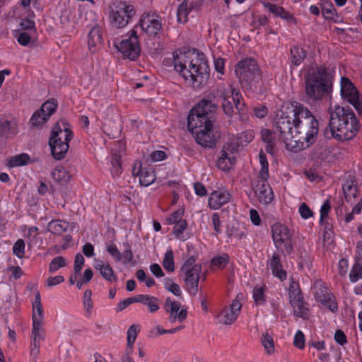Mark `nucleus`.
<instances>
[{
	"instance_id": "nucleus-1",
	"label": "nucleus",
	"mask_w": 362,
	"mask_h": 362,
	"mask_svg": "<svg viewBox=\"0 0 362 362\" xmlns=\"http://www.w3.org/2000/svg\"><path fill=\"white\" fill-rule=\"evenodd\" d=\"M211 102L202 99L189 112L187 117L188 130L194 135L198 144L205 148L215 147L220 136L213 126Z\"/></svg>"
},
{
	"instance_id": "nucleus-2",
	"label": "nucleus",
	"mask_w": 362,
	"mask_h": 362,
	"mask_svg": "<svg viewBox=\"0 0 362 362\" xmlns=\"http://www.w3.org/2000/svg\"><path fill=\"white\" fill-rule=\"evenodd\" d=\"M174 68L194 88H199L209 78V66L202 53L189 51L173 53Z\"/></svg>"
},
{
	"instance_id": "nucleus-3",
	"label": "nucleus",
	"mask_w": 362,
	"mask_h": 362,
	"mask_svg": "<svg viewBox=\"0 0 362 362\" xmlns=\"http://www.w3.org/2000/svg\"><path fill=\"white\" fill-rule=\"evenodd\" d=\"M294 115L297 117L295 126L294 140L291 151L298 152L310 147L317 141L319 132V121L303 105L295 103Z\"/></svg>"
},
{
	"instance_id": "nucleus-4",
	"label": "nucleus",
	"mask_w": 362,
	"mask_h": 362,
	"mask_svg": "<svg viewBox=\"0 0 362 362\" xmlns=\"http://www.w3.org/2000/svg\"><path fill=\"white\" fill-rule=\"evenodd\" d=\"M359 129V121L349 107H337L331 113L328 127L324 131L326 139L348 141L354 138Z\"/></svg>"
},
{
	"instance_id": "nucleus-5",
	"label": "nucleus",
	"mask_w": 362,
	"mask_h": 362,
	"mask_svg": "<svg viewBox=\"0 0 362 362\" xmlns=\"http://www.w3.org/2000/svg\"><path fill=\"white\" fill-rule=\"evenodd\" d=\"M235 72L245 90L255 93L262 92V71L256 60L246 58L240 61L235 66Z\"/></svg>"
},
{
	"instance_id": "nucleus-6",
	"label": "nucleus",
	"mask_w": 362,
	"mask_h": 362,
	"mask_svg": "<svg viewBox=\"0 0 362 362\" xmlns=\"http://www.w3.org/2000/svg\"><path fill=\"white\" fill-rule=\"evenodd\" d=\"M305 94L309 99L315 101L323 99L330 90L327 82V67L320 65L308 70L305 75Z\"/></svg>"
},
{
	"instance_id": "nucleus-7",
	"label": "nucleus",
	"mask_w": 362,
	"mask_h": 362,
	"mask_svg": "<svg viewBox=\"0 0 362 362\" xmlns=\"http://www.w3.org/2000/svg\"><path fill=\"white\" fill-rule=\"evenodd\" d=\"M74 134L69 124L64 120L57 122L52 127L49 139V145L52 156L56 160L64 158L69 150V142Z\"/></svg>"
},
{
	"instance_id": "nucleus-8",
	"label": "nucleus",
	"mask_w": 362,
	"mask_h": 362,
	"mask_svg": "<svg viewBox=\"0 0 362 362\" xmlns=\"http://www.w3.org/2000/svg\"><path fill=\"white\" fill-rule=\"evenodd\" d=\"M294 107L293 105L290 115L288 112L281 111L280 115H277L275 121L274 133H279V139L285 143L286 148L290 151L297 121V117L294 115Z\"/></svg>"
},
{
	"instance_id": "nucleus-9",
	"label": "nucleus",
	"mask_w": 362,
	"mask_h": 362,
	"mask_svg": "<svg viewBox=\"0 0 362 362\" xmlns=\"http://www.w3.org/2000/svg\"><path fill=\"white\" fill-rule=\"evenodd\" d=\"M202 267L197 263V257H189L182 264L180 268L181 276L185 284L188 292L192 295H196L198 291L199 281Z\"/></svg>"
},
{
	"instance_id": "nucleus-10",
	"label": "nucleus",
	"mask_w": 362,
	"mask_h": 362,
	"mask_svg": "<svg viewBox=\"0 0 362 362\" xmlns=\"http://www.w3.org/2000/svg\"><path fill=\"white\" fill-rule=\"evenodd\" d=\"M136 13L134 6L126 1H116L110 6V22L117 28H123L128 25Z\"/></svg>"
},
{
	"instance_id": "nucleus-11",
	"label": "nucleus",
	"mask_w": 362,
	"mask_h": 362,
	"mask_svg": "<svg viewBox=\"0 0 362 362\" xmlns=\"http://www.w3.org/2000/svg\"><path fill=\"white\" fill-rule=\"evenodd\" d=\"M220 97L223 100L222 107L225 114L231 117L234 112V107L232 103L229 100L232 98L234 105L240 115H244L246 113L245 103L243 100L242 93L239 88L230 86L229 90H219Z\"/></svg>"
},
{
	"instance_id": "nucleus-12",
	"label": "nucleus",
	"mask_w": 362,
	"mask_h": 362,
	"mask_svg": "<svg viewBox=\"0 0 362 362\" xmlns=\"http://www.w3.org/2000/svg\"><path fill=\"white\" fill-rule=\"evenodd\" d=\"M340 93L344 101L351 104L358 114L362 113V95L347 77L341 78Z\"/></svg>"
},
{
	"instance_id": "nucleus-13",
	"label": "nucleus",
	"mask_w": 362,
	"mask_h": 362,
	"mask_svg": "<svg viewBox=\"0 0 362 362\" xmlns=\"http://www.w3.org/2000/svg\"><path fill=\"white\" fill-rule=\"evenodd\" d=\"M138 25L146 35L156 37L162 30V18L156 12H145L141 16Z\"/></svg>"
},
{
	"instance_id": "nucleus-14",
	"label": "nucleus",
	"mask_w": 362,
	"mask_h": 362,
	"mask_svg": "<svg viewBox=\"0 0 362 362\" xmlns=\"http://www.w3.org/2000/svg\"><path fill=\"white\" fill-rule=\"evenodd\" d=\"M272 238L274 244L277 249L284 247V251L290 255L293 250L292 240L288 228L281 223H276L272 226Z\"/></svg>"
},
{
	"instance_id": "nucleus-15",
	"label": "nucleus",
	"mask_w": 362,
	"mask_h": 362,
	"mask_svg": "<svg viewBox=\"0 0 362 362\" xmlns=\"http://www.w3.org/2000/svg\"><path fill=\"white\" fill-rule=\"evenodd\" d=\"M315 300L332 313H336L339 310L338 303L327 286L322 282H317L315 286Z\"/></svg>"
},
{
	"instance_id": "nucleus-16",
	"label": "nucleus",
	"mask_w": 362,
	"mask_h": 362,
	"mask_svg": "<svg viewBox=\"0 0 362 362\" xmlns=\"http://www.w3.org/2000/svg\"><path fill=\"white\" fill-rule=\"evenodd\" d=\"M57 101L54 99H49L45 102L39 110L33 114L30 123L32 127H40L46 123L49 118L57 110Z\"/></svg>"
},
{
	"instance_id": "nucleus-17",
	"label": "nucleus",
	"mask_w": 362,
	"mask_h": 362,
	"mask_svg": "<svg viewBox=\"0 0 362 362\" xmlns=\"http://www.w3.org/2000/svg\"><path fill=\"white\" fill-rule=\"evenodd\" d=\"M132 173L134 177H138L141 185L148 187L156 180L155 172L150 165H142L141 161L136 160L132 167Z\"/></svg>"
},
{
	"instance_id": "nucleus-18",
	"label": "nucleus",
	"mask_w": 362,
	"mask_h": 362,
	"mask_svg": "<svg viewBox=\"0 0 362 362\" xmlns=\"http://www.w3.org/2000/svg\"><path fill=\"white\" fill-rule=\"evenodd\" d=\"M242 304L234 299L228 307L223 308L216 315V320L219 323L223 325H231L233 323L240 313Z\"/></svg>"
},
{
	"instance_id": "nucleus-19",
	"label": "nucleus",
	"mask_w": 362,
	"mask_h": 362,
	"mask_svg": "<svg viewBox=\"0 0 362 362\" xmlns=\"http://www.w3.org/2000/svg\"><path fill=\"white\" fill-rule=\"evenodd\" d=\"M118 51L122 53L123 56L130 60H136L140 54V46L139 40L123 39L119 45H117Z\"/></svg>"
},
{
	"instance_id": "nucleus-20",
	"label": "nucleus",
	"mask_w": 362,
	"mask_h": 362,
	"mask_svg": "<svg viewBox=\"0 0 362 362\" xmlns=\"http://www.w3.org/2000/svg\"><path fill=\"white\" fill-rule=\"evenodd\" d=\"M231 194L225 188L213 190L208 198V204L213 210L219 209L230 201Z\"/></svg>"
},
{
	"instance_id": "nucleus-21",
	"label": "nucleus",
	"mask_w": 362,
	"mask_h": 362,
	"mask_svg": "<svg viewBox=\"0 0 362 362\" xmlns=\"http://www.w3.org/2000/svg\"><path fill=\"white\" fill-rule=\"evenodd\" d=\"M164 309L167 313H170L169 321L171 323L175 322L177 320L183 322L187 317V310L180 309V303L172 300L170 298H167L164 303Z\"/></svg>"
},
{
	"instance_id": "nucleus-22",
	"label": "nucleus",
	"mask_w": 362,
	"mask_h": 362,
	"mask_svg": "<svg viewBox=\"0 0 362 362\" xmlns=\"http://www.w3.org/2000/svg\"><path fill=\"white\" fill-rule=\"evenodd\" d=\"M267 265L272 271V275L284 281L287 279V272L283 268L280 255L278 252H274L272 257L268 259Z\"/></svg>"
},
{
	"instance_id": "nucleus-23",
	"label": "nucleus",
	"mask_w": 362,
	"mask_h": 362,
	"mask_svg": "<svg viewBox=\"0 0 362 362\" xmlns=\"http://www.w3.org/2000/svg\"><path fill=\"white\" fill-rule=\"evenodd\" d=\"M256 195L261 204H269L274 199V194L272 188L268 183V180L263 182L258 180V184L256 186Z\"/></svg>"
},
{
	"instance_id": "nucleus-24",
	"label": "nucleus",
	"mask_w": 362,
	"mask_h": 362,
	"mask_svg": "<svg viewBox=\"0 0 362 362\" xmlns=\"http://www.w3.org/2000/svg\"><path fill=\"white\" fill-rule=\"evenodd\" d=\"M230 145L227 144L224 145L221 151V156L217 160V167L223 171H228L231 169L235 163V158L233 155V152L228 153Z\"/></svg>"
},
{
	"instance_id": "nucleus-25",
	"label": "nucleus",
	"mask_w": 362,
	"mask_h": 362,
	"mask_svg": "<svg viewBox=\"0 0 362 362\" xmlns=\"http://www.w3.org/2000/svg\"><path fill=\"white\" fill-rule=\"evenodd\" d=\"M103 41L102 28L99 25H95L90 30L88 35V45L91 52L97 50V46Z\"/></svg>"
},
{
	"instance_id": "nucleus-26",
	"label": "nucleus",
	"mask_w": 362,
	"mask_h": 362,
	"mask_svg": "<svg viewBox=\"0 0 362 362\" xmlns=\"http://www.w3.org/2000/svg\"><path fill=\"white\" fill-rule=\"evenodd\" d=\"M69 227L67 221L59 219L52 220L47 224V230L56 235H62Z\"/></svg>"
},
{
	"instance_id": "nucleus-27",
	"label": "nucleus",
	"mask_w": 362,
	"mask_h": 362,
	"mask_svg": "<svg viewBox=\"0 0 362 362\" xmlns=\"http://www.w3.org/2000/svg\"><path fill=\"white\" fill-rule=\"evenodd\" d=\"M288 291L290 303L303 299V296L300 288L299 283L293 277L289 280Z\"/></svg>"
},
{
	"instance_id": "nucleus-28",
	"label": "nucleus",
	"mask_w": 362,
	"mask_h": 362,
	"mask_svg": "<svg viewBox=\"0 0 362 362\" xmlns=\"http://www.w3.org/2000/svg\"><path fill=\"white\" fill-rule=\"evenodd\" d=\"M136 303H140L147 305L150 313H155L159 309V300L157 298L149 295H137Z\"/></svg>"
},
{
	"instance_id": "nucleus-29",
	"label": "nucleus",
	"mask_w": 362,
	"mask_h": 362,
	"mask_svg": "<svg viewBox=\"0 0 362 362\" xmlns=\"http://www.w3.org/2000/svg\"><path fill=\"white\" fill-rule=\"evenodd\" d=\"M295 316L306 320L308 318L309 309L308 304L304 301L303 299L299 300H295L290 303Z\"/></svg>"
},
{
	"instance_id": "nucleus-30",
	"label": "nucleus",
	"mask_w": 362,
	"mask_h": 362,
	"mask_svg": "<svg viewBox=\"0 0 362 362\" xmlns=\"http://www.w3.org/2000/svg\"><path fill=\"white\" fill-rule=\"evenodd\" d=\"M95 268L100 271L101 276L107 281L117 282V277L114 273L112 267L109 264H103L102 262L95 264Z\"/></svg>"
},
{
	"instance_id": "nucleus-31",
	"label": "nucleus",
	"mask_w": 362,
	"mask_h": 362,
	"mask_svg": "<svg viewBox=\"0 0 362 362\" xmlns=\"http://www.w3.org/2000/svg\"><path fill=\"white\" fill-rule=\"evenodd\" d=\"M343 192L346 202H351V198H356L358 192L356 180H348L343 185Z\"/></svg>"
},
{
	"instance_id": "nucleus-32",
	"label": "nucleus",
	"mask_w": 362,
	"mask_h": 362,
	"mask_svg": "<svg viewBox=\"0 0 362 362\" xmlns=\"http://www.w3.org/2000/svg\"><path fill=\"white\" fill-rule=\"evenodd\" d=\"M313 257L305 249L300 250L298 267L300 270H310L313 267Z\"/></svg>"
},
{
	"instance_id": "nucleus-33",
	"label": "nucleus",
	"mask_w": 362,
	"mask_h": 362,
	"mask_svg": "<svg viewBox=\"0 0 362 362\" xmlns=\"http://www.w3.org/2000/svg\"><path fill=\"white\" fill-rule=\"evenodd\" d=\"M18 132L17 123L14 119L4 120L0 123V134L7 137L13 136Z\"/></svg>"
},
{
	"instance_id": "nucleus-34",
	"label": "nucleus",
	"mask_w": 362,
	"mask_h": 362,
	"mask_svg": "<svg viewBox=\"0 0 362 362\" xmlns=\"http://www.w3.org/2000/svg\"><path fill=\"white\" fill-rule=\"evenodd\" d=\"M267 286L265 284L255 285L252 289V298L256 305H264L267 302L265 291Z\"/></svg>"
},
{
	"instance_id": "nucleus-35",
	"label": "nucleus",
	"mask_w": 362,
	"mask_h": 362,
	"mask_svg": "<svg viewBox=\"0 0 362 362\" xmlns=\"http://www.w3.org/2000/svg\"><path fill=\"white\" fill-rule=\"evenodd\" d=\"M259 162L260 163L261 168L258 174V180L263 182L267 181L269 177V163L267 156L262 150H261L259 153Z\"/></svg>"
},
{
	"instance_id": "nucleus-36",
	"label": "nucleus",
	"mask_w": 362,
	"mask_h": 362,
	"mask_svg": "<svg viewBox=\"0 0 362 362\" xmlns=\"http://www.w3.org/2000/svg\"><path fill=\"white\" fill-rule=\"evenodd\" d=\"M291 61L294 66H299L306 57V52L303 48L293 45L290 47Z\"/></svg>"
},
{
	"instance_id": "nucleus-37",
	"label": "nucleus",
	"mask_w": 362,
	"mask_h": 362,
	"mask_svg": "<svg viewBox=\"0 0 362 362\" xmlns=\"http://www.w3.org/2000/svg\"><path fill=\"white\" fill-rule=\"evenodd\" d=\"M30 157L28 154L22 153L8 158V166L15 168L26 165L30 163Z\"/></svg>"
},
{
	"instance_id": "nucleus-38",
	"label": "nucleus",
	"mask_w": 362,
	"mask_h": 362,
	"mask_svg": "<svg viewBox=\"0 0 362 362\" xmlns=\"http://www.w3.org/2000/svg\"><path fill=\"white\" fill-rule=\"evenodd\" d=\"M53 179L60 185L66 184L71 179L70 173L64 167H57L52 173Z\"/></svg>"
},
{
	"instance_id": "nucleus-39",
	"label": "nucleus",
	"mask_w": 362,
	"mask_h": 362,
	"mask_svg": "<svg viewBox=\"0 0 362 362\" xmlns=\"http://www.w3.org/2000/svg\"><path fill=\"white\" fill-rule=\"evenodd\" d=\"M110 173L112 175L115 177H119L122 173V162H121V156L117 153H112L110 157Z\"/></svg>"
},
{
	"instance_id": "nucleus-40",
	"label": "nucleus",
	"mask_w": 362,
	"mask_h": 362,
	"mask_svg": "<svg viewBox=\"0 0 362 362\" xmlns=\"http://www.w3.org/2000/svg\"><path fill=\"white\" fill-rule=\"evenodd\" d=\"M230 257L227 253L214 257L211 260V267L220 269H224L229 263Z\"/></svg>"
},
{
	"instance_id": "nucleus-41",
	"label": "nucleus",
	"mask_w": 362,
	"mask_h": 362,
	"mask_svg": "<svg viewBox=\"0 0 362 362\" xmlns=\"http://www.w3.org/2000/svg\"><path fill=\"white\" fill-rule=\"evenodd\" d=\"M92 291L90 289H87L83 293V304L85 309L84 316L86 318H90L92 315V310L93 307V300L91 298Z\"/></svg>"
},
{
	"instance_id": "nucleus-42",
	"label": "nucleus",
	"mask_w": 362,
	"mask_h": 362,
	"mask_svg": "<svg viewBox=\"0 0 362 362\" xmlns=\"http://www.w3.org/2000/svg\"><path fill=\"white\" fill-rule=\"evenodd\" d=\"M192 8L188 7L187 0H184L178 6L177 11V21L180 23H185L187 21L188 14Z\"/></svg>"
},
{
	"instance_id": "nucleus-43",
	"label": "nucleus",
	"mask_w": 362,
	"mask_h": 362,
	"mask_svg": "<svg viewBox=\"0 0 362 362\" xmlns=\"http://www.w3.org/2000/svg\"><path fill=\"white\" fill-rule=\"evenodd\" d=\"M174 225L175 226L173 227V234L174 235V236L177 239L182 241H185V240H187V238H185L184 235V231L187 228V221L184 219L181 221H179L177 223H175Z\"/></svg>"
},
{
	"instance_id": "nucleus-44",
	"label": "nucleus",
	"mask_w": 362,
	"mask_h": 362,
	"mask_svg": "<svg viewBox=\"0 0 362 362\" xmlns=\"http://www.w3.org/2000/svg\"><path fill=\"white\" fill-rule=\"evenodd\" d=\"M42 322L35 320L32 323V339L41 341L45 339V330L42 327Z\"/></svg>"
},
{
	"instance_id": "nucleus-45",
	"label": "nucleus",
	"mask_w": 362,
	"mask_h": 362,
	"mask_svg": "<svg viewBox=\"0 0 362 362\" xmlns=\"http://www.w3.org/2000/svg\"><path fill=\"white\" fill-rule=\"evenodd\" d=\"M163 266L168 272H172L175 270L174 254L170 248L167 250L165 253L163 260Z\"/></svg>"
},
{
	"instance_id": "nucleus-46",
	"label": "nucleus",
	"mask_w": 362,
	"mask_h": 362,
	"mask_svg": "<svg viewBox=\"0 0 362 362\" xmlns=\"http://www.w3.org/2000/svg\"><path fill=\"white\" fill-rule=\"evenodd\" d=\"M362 279V264L356 260L349 273V280L351 283H356Z\"/></svg>"
},
{
	"instance_id": "nucleus-47",
	"label": "nucleus",
	"mask_w": 362,
	"mask_h": 362,
	"mask_svg": "<svg viewBox=\"0 0 362 362\" xmlns=\"http://www.w3.org/2000/svg\"><path fill=\"white\" fill-rule=\"evenodd\" d=\"M66 266V261L64 257L62 256H57L52 259L49 264V272L54 273L58 271L60 268Z\"/></svg>"
},
{
	"instance_id": "nucleus-48",
	"label": "nucleus",
	"mask_w": 362,
	"mask_h": 362,
	"mask_svg": "<svg viewBox=\"0 0 362 362\" xmlns=\"http://www.w3.org/2000/svg\"><path fill=\"white\" fill-rule=\"evenodd\" d=\"M164 287L166 290L171 292L176 296H180L182 291L178 284L175 283L171 279L165 278L163 280Z\"/></svg>"
},
{
	"instance_id": "nucleus-49",
	"label": "nucleus",
	"mask_w": 362,
	"mask_h": 362,
	"mask_svg": "<svg viewBox=\"0 0 362 362\" xmlns=\"http://www.w3.org/2000/svg\"><path fill=\"white\" fill-rule=\"evenodd\" d=\"M184 213L185 210L183 209H179L175 211L166 218V223L168 225H173L178 223L179 221L184 220L182 218Z\"/></svg>"
},
{
	"instance_id": "nucleus-50",
	"label": "nucleus",
	"mask_w": 362,
	"mask_h": 362,
	"mask_svg": "<svg viewBox=\"0 0 362 362\" xmlns=\"http://www.w3.org/2000/svg\"><path fill=\"white\" fill-rule=\"evenodd\" d=\"M262 344L268 354H271L274 351L273 338L269 334L264 333L262 334Z\"/></svg>"
},
{
	"instance_id": "nucleus-51",
	"label": "nucleus",
	"mask_w": 362,
	"mask_h": 362,
	"mask_svg": "<svg viewBox=\"0 0 362 362\" xmlns=\"http://www.w3.org/2000/svg\"><path fill=\"white\" fill-rule=\"evenodd\" d=\"M139 331H140V326L139 325H135V324L132 325L127 329V342L128 344H132V343L134 344Z\"/></svg>"
},
{
	"instance_id": "nucleus-52",
	"label": "nucleus",
	"mask_w": 362,
	"mask_h": 362,
	"mask_svg": "<svg viewBox=\"0 0 362 362\" xmlns=\"http://www.w3.org/2000/svg\"><path fill=\"white\" fill-rule=\"evenodd\" d=\"M25 244L23 239H18L13 246V253L17 257L21 259L25 255Z\"/></svg>"
},
{
	"instance_id": "nucleus-53",
	"label": "nucleus",
	"mask_w": 362,
	"mask_h": 362,
	"mask_svg": "<svg viewBox=\"0 0 362 362\" xmlns=\"http://www.w3.org/2000/svg\"><path fill=\"white\" fill-rule=\"evenodd\" d=\"M107 252L114 258L116 262L122 260V253L114 243L109 244L106 247Z\"/></svg>"
},
{
	"instance_id": "nucleus-54",
	"label": "nucleus",
	"mask_w": 362,
	"mask_h": 362,
	"mask_svg": "<svg viewBox=\"0 0 362 362\" xmlns=\"http://www.w3.org/2000/svg\"><path fill=\"white\" fill-rule=\"evenodd\" d=\"M293 344L296 347L300 349H303L305 348V336L301 330H298L296 332L294 335Z\"/></svg>"
},
{
	"instance_id": "nucleus-55",
	"label": "nucleus",
	"mask_w": 362,
	"mask_h": 362,
	"mask_svg": "<svg viewBox=\"0 0 362 362\" xmlns=\"http://www.w3.org/2000/svg\"><path fill=\"white\" fill-rule=\"evenodd\" d=\"M331 209V205L329 199H326L322 204L320 210V222H323L324 219L328 218V214Z\"/></svg>"
},
{
	"instance_id": "nucleus-56",
	"label": "nucleus",
	"mask_w": 362,
	"mask_h": 362,
	"mask_svg": "<svg viewBox=\"0 0 362 362\" xmlns=\"http://www.w3.org/2000/svg\"><path fill=\"white\" fill-rule=\"evenodd\" d=\"M298 212L303 219H308L309 218L313 216L314 213L313 211L309 208L307 204L302 203L299 208H298Z\"/></svg>"
},
{
	"instance_id": "nucleus-57",
	"label": "nucleus",
	"mask_w": 362,
	"mask_h": 362,
	"mask_svg": "<svg viewBox=\"0 0 362 362\" xmlns=\"http://www.w3.org/2000/svg\"><path fill=\"white\" fill-rule=\"evenodd\" d=\"M134 303H136V296L134 297L127 298L120 301L115 308V310L117 313L121 312Z\"/></svg>"
},
{
	"instance_id": "nucleus-58",
	"label": "nucleus",
	"mask_w": 362,
	"mask_h": 362,
	"mask_svg": "<svg viewBox=\"0 0 362 362\" xmlns=\"http://www.w3.org/2000/svg\"><path fill=\"white\" fill-rule=\"evenodd\" d=\"M211 224L213 226L216 235H218L222 233L221 221L220 220L219 214L218 213H214L212 214Z\"/></svg>"
},
{
	"instance_id": "nucleus-59",
	"label": "nucleus",
	"mask_w": 362,
	"mask_h": 362,
	"mask_svg": "<svg viewBox=\"0 0 362 362\" xmlns=\"http://www.w3.org/2000/svg\"><path fill=\"white\" fill-rule=\"evenodd\" d=\"M264 6L267 8L271 13H274L275 16L281 17V11L284 10V8L282 6H279L276 4H272L270 2H264Z\"/></svg>"
},
{
	"instance_id": "nucleus-60",
	"label": "nucleus",
	"mask_w": 362,
	"mask_h": 362,
	"mask_svg": "<svg viewBox=\"0 0 362 362\" xmlns=\"http://www.w3.org/2000/svg\"><path fill=\"white\" fill-rule=\"evenodd\" d=\"M122 258L124 259L123 262L125 264H130L133 262L134 255L131 246L128 244L123 253H122Z\"/></svg>"
},
{
	"instance_id": "nucleus-61",
	"label": "nucleus",
	"mask_w": 362,
	"mask_h": 362,
	"mask_svg": "<svg viewBox=\"0 0 362 362\" xmlns=\"http://www.w3.org/2000/svg\"><path fill=\"white\" fill-rule=\"evenodd\" d=\"M44 317V311L42 308V305L33 306V315H32V321L34 320L42 322Z\"/></svg>"
},
{
	"instance_id": "nucleus-62",
	"label": "nucleus",
	"mask_w": 362,
	"mask_h": 362,
	"mask_svg": "<svg viewBox=\"0 0 362 362\" xmlns=\"http://www.w3.org/2000/svg\"><path fill=\"white\" fill-rule=\"evenodd\" d=\"M16 39L21 45L27 46L31 40V37L26 32H21L16 35Z\"/></svg>"
},
{
	"instance_id": "nucleus-63",
	"label": "nucleus",
	"mask_w": 362,
	"mask_h": 362,
	"mask_svg": "<svg viewBox=\"0 0 362 362\" xmlns=\"http://www.w3.org/2000/svg\"><path fill=\"white\" fill-rule=\"evenodd\" d=\"M64 281V278L62 275L50 276L47 279L46 286L52 287L59 285Z\"/></svg>"
},
{
	"instance_id": "nucleus-64",
	"label": "nucleus",
	"mask_w": 362,
	"mask_h": 362,
	"mask_svg": "<svg viewBox=\"0 0 362 362\" xmlns=\"http://www.w3.org/2000/svg\"><path fill=\"white\" fill-rule=\"evenodd\" d=\"M215 70L221 75L225 73V59L221 57L215 58L214 60Z\"/></svg>"
}]
</instances>
